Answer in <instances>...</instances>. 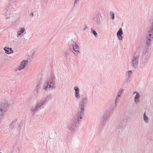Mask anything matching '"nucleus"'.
Listing matches in <instances>:
<instances>
[{
  "mask_svg": "<svg viewBox=\"0 0 153 153\" xmlns=\"http://www.w3.org/2000/svg\"><path fill=\"white\" fill-rule=\"evenodd\" d=\"M114 15L113 13L111 15V19H114Z\"/></svg>",
  "mask_w": 153,
  "mask_h": 153,
  "instance_id": "obj_30",
  "label": "nucleus"
},
{
  "mask_svg": "<svg viewBox=\"0 0 153 153\" xmlns=\"http://www.w3.org/2000/svg\"><path fill=\"white\" fill-rule=\"evenodd\" d=\"M0 153H2L1 152H0Z\"/></svg>",
  "mask_w": 153,
  "mask_h": 153,
  "instance_id": "obj_36",
  "label": "nucleus"
},
{
  "mask_svg": "<svg viewBox=\"0 0 153 153\" xmlns=\"http://www.w3.org/2000/svg\"><path fill=\"white\" fill-rule=\"evenodd\" d=\"M146 36L153 37V22L152 23L151 25L148 29Z\"/></svg>",
  "mask_w": 153,
  "mask_h": 153,
  "instance_id": "obj_10",
  "label": "nucleus"
},
{
  "mask_svg": "<svg viewBox=\"0 0 153 153\" xmlns=\"http://www.w3.org/2000/svg\"><path fill=\"white\" fill-rule=\"evenodd\" d=\"M74 89L75 91V98L77 100H79L80 97V96L79 93V88L77 86H75L74 87Z\"/></svg>",
  "mask_w": 153,
  "mask_h": 153,
  "instance_id": "obj_12",
  "label": "nucleus"
},
{
  "mask_svg": "<svg viewBox=\"0 0 153 153\" xmlns=\"http://www.w3.org/2000/svg\"><path fill=\"white\" fill-rule=\"evenodd\" d=\"M69 46V50L72 52L76 56H77L80 53L79 47L76 42L71 39L68 42Z\"/></svg>",
  "mask_w": 153,
  "mask_h": 153,
  "instance_id": "obj_3",
  "label": "nucleus"
},
{
  "mask_svg": "<svg viewBox=\"0 0 153 153\" xmlns=\"http://www.w3.org/2000/svg\"><path fill=\"white\" fill-rule=\"evenodd\" d=\"M143 120L146 123H148V117L146 115L145 112H144L143 114Z\"/></svg>",
  "mask_w": 153,
  "mask_h": 153,
  "instance_id": "obj_23",
  "label": "nucleus"
},
{
  "mask_svg": "<svg viewBox=\"0 0 153 153\" xmlns=\"http://www.w3.org/2000/svg\"><path fill=\"white\" fill-rule=\"evenodd\" d=\"M48 0H42V1L43 2H45V3H47Z\"/></svg>",
  "mask_w": 153,
  "mask_h": 153,
  "instance_id": "obj_34",
  "label": "nucleus"
},
{
  "mask_svg": "<svg viewBox=\"0 0 153 153\" xmlns=\"http://www.w3.org/2000/svg\"><path fill=\"white\" fill-rule=\"evenodd\" d=\"M16 1L17 0H10L9 7H10V9L11 8V6H13L14 7H16V4H15V3Z\"/></svg>",
  "mask_w": 153,
  "mask_h": 153,
  "instance_id": "obj_17",
  "label": "nucleus"
},
{
  "mask_svg": "<svg viewBox=\"0 0 153 153\" xmlns=\"http://www.w3.org/2000/svg\"><path fill=\"white\" fill-rule=\"evenodd\" d=\"M9 9H10V7L9 6L8 8L4 10L2 12L3 14L6 17L5 18L6 19H8L9 17V16L10 14V11Z\"/></svg>",
  "mask_w": 153,
  "mask_h": 153,
  "instance_id": "obj_9",
  "label": "nucleus"
},
{
  "mask_svg": "<svg viewBox=\"0 0 153 153\" xmlns=\"http://www.w3.org/2000/svg\"><path fill=\"white\" fill-rule=\"evenodd\" d=\"M102 20V16L100 13H99L97 14L95 17V21L98 25H100L101 20Z\"/></svg>",
  "mask_w": 153,
  "mask_h": 153,
  "instance_id": "obj_11",
  "label": "nucleus"
},
{
  "mask_svg": "<svg viewBox=\"0 0 153 153\" xmlns=\"http://www.w3.org/2000/svg\"><path fill=\"white\" fill-rule=\"evenodd\" d=\"M55 77L53 75H51L50 80L46 81V83L44 85V89L48 91L54 89L55 88V86L53 82L55 80Z\"/></svg>",
  "mask_w": 153,
  "mask_h": 153,
  "instance_id": "obj_4",
  "label": "nucleus"
},
{
  "mask_svg": "<svg viewBox=\"0 0 153 153\" xmlns=\"http://www.w3.org/2000/svg\"><path fill=\"white\" fill-rule=\"evenodd\" d=\"M52 97L51 94H48L43 97L41 99L39 102H37L35 106H32L30 110L33 113V115L36 112H37L40 109L44 108L43 105H45L48 102V101L50 100Z\"/></svg>",
  "mask_w": 153,
  "mask_h": 153,
  "instance_id": "obj_1",
  "label": "nucleus"
},
{
  "mask_svg": "<svg viewBox=\"0 0 153 153\" xmlns=\"http://www.w3.org/2000/svg\"><path fill=\"white\" fill-rule=\"evenodd\" d=\"M64 53L65 55V56L66 59H67L69 56V53L67 51H65Z\"/></svg>",
  "mask_w": 153,
  "mask_h": 153,
  "instance_id": "obj_27",
  "label": "nucleus"
},
{
  "mask_svg": "<svg viewBox=\"0 0 153 153\" xmlns=\"http://www.w3.org/2000/svg\"><path fill=\"white\" fill-rule=\"evenodd\" d=\"M16 123V122L14 121L12 122L9 125V127L12 129L14 128V126Z\"/></svg>",
  "mask_w": 153,
  "mask_h": 153,
  "instance_id": "obj_22",
  "label": "nucleus"
},
{
  "mask_svg": "<svg viewBox=\"0 0 153 153\" xmlns=\"http://www.w3.org/2000/svg\"><path fill=\"white\" fill-rule=\"evenodd\" d=\"M121 99V97L117 96L115 99V106L116 107L117 104L119 103L120 100Z\"/></svg>",
  "mask_w": 153,
  "mask_h": 153,
  "instance_id": "obj_19",
  "label": "nucleus"
},
{
  "mask_svg": "<svg viewBox=\"0 0 153 153\" xmlns=\"http://www.w3.org/2000/svg\"><path fill=\"white\" fill-rule=\"evenodd\" d=\"M100 125L98 128V129L100 131H101L102 130L103 127V126L105 125H102V123L101 122H100Z\"/></svg>",
  "mask_w": 153,
  "mask_h": 153,
  "instance_id": "obj_25",
  "label": "nucleus"
},
{
  "mask_svg": "<svg viewBox=\"0 0 153 153\" xmlns=\"http://www.w3.org/2000/svg\"><path fill=\"white\" fill-rule=\"evenodd\" d=\"M9 105L7 101L4 100L0 102V115L2 116L8 109Z\"/></svg>",
  "mask_w": 153,
  "mask_h": 153,
  "instance_id": "obj_7",
  "label": "nucleus"
},
{
  "mask_svg": "<svg viewBox=\"0 0 153 153\" xmlns=\"http://www.w3.org/2000/svg\"><path fill=\"white\" fill-rule=\"evenodd\" d=\"M23 122L22 121L20 122L18 126L19 128L21 129L23 126Z\"/></svg>",
  "mask_w": 153,
  "mask_h": 153,
  "instance_id": "obj_28",
  "label": "nucleus"
},
{
  "mask_svg": "<svg viewBox=\"0 0 153 153\" xmlns=\"http://www.w3.org/2000/svg\"><path fill=\"white\" fill-rule=\"evenodd\" d=\"M25 29L24 27H22L21 30L17 32V36L18 37L20 36L25 31Z\"/></svg>",
  "mask_w": 153,
  "mask_h": 153,
  "instance_id": "obj_20",
  "label": "nucleus"
},
{
  "mask_svg": "<svg viewBox=\"0 0 153 153\" xmlns=\"http://www.w3.org/2000/svg\"><path fill=\"white\" fill-rule=\"evenodd\" d=\"M114 110V108L112 107L105 113L103 117L100 119V122L102 123V125H105L109 121L110 116L113 113Z\"/></svg>",
  "mask_w": 153,
  "mask_h": 153,
  "instance_id": "obj_6",
  "label": "nucleus"
},
{
  "mask_svg": "<svg viewBox=\"0 0 153 153\" xmlns=\"http://www.w3.org/2000/svg\"><path fill=\"white\" fill-rule=\"evenodd\" d=\"M88 102V98L87 96L81 98L79 104V109L78 110L77 113L79 115L83 116L85 111L84 107L86 106Z\"/></svg>",
  "mask_w": 153,
  "mask_h": 153,
  "instance_id": "obj_5",
  "label": "nucleus"
},
{
  "mask_svg": "<svg viewBox=\"0 0 153 153\" xmlns=\"http://www.w3.org/2000/svg\"><path fill=\"white\" fill-rule=\"evenodd\" d=\"M4 50L5 51V53L7 54H10L13 52V51L12 48H9L7 47H5L4 48Z\"/></svg>",
  "mask_w": 153,
  "mask_h": 153,
  "instance_id": "obj_16",
  "label": "nucleus"
},
{
  "mask_svg": "<svg viewBox=\"0 0 153 153\" xmlns=\"http://www.w3.org/2000/svg\"><path fill=\"white\" fill-rule=\"evenodd\" d=\"M79 0H75V2L74 4V7H75L77 3H78L77 1H78Z\"/></svg>",
  "mask_w": 153,
  "mask_h": 153,
  "instance_id": "obj_31",
  "label": "nucleus"
},
{
  "mask_svg": "<svg viewBox=\"0 0 153 153\" xmlns=\"http://www.w3.org/2000/svg\"><path fill=\"white\" fill-rule=\"evenodd\" d=\"M123 34V31L122 28H120L117 33V35L119 40H121L122 39L123 36H122V35Z\"/></svg>",
  "mask_w": 153,
  "mask_h": 153,
  "instance_id": "obj_15",
  "label": "nucleus"
},
{
  "mask_svg": "<svg viewBox=\"0 0 153 153\" xmlns=\"http://www.w3.org/2000/svg\"><path fill=\"white\" fill-rule=\"evenodd\" d=\"M140 54L136 53L133 57L131 62V66L134 68H136L138 65V60Z\"/></svg>",
  "mask_w": 153,
  "mask_h": 153,
  "instance_id": "obj_8",
  "label": "nucleus"
},
{
  "mask_svg": "<svg viewBox=\"0 0 153 153\" xmlns=\"http://www.w3.org/2000/svg\"><path fill=\"white\" fill-rule=\"evenodd\" d=\"M83 115H79V114L77 113V118H75L72 119L70 123L69 124L68 126L69 130L71 132H74L76 129L78 123L79 124L81 121Z\"/></svg>",
  "mask_w": 153,
  "mask_h": 153,
  "instance_id": "obj_2",
  "label": "nucleus"
},
{
  "mask_svg": "<svg viewBox=\"0 0 153 153\" xmlns=\"http://www.w3.org/2000/svg\"><path fill=\"white\" fill-rule=\"evenodd\" d=\"M28 61L27 60H23L21 62L19 66L18 70L19 71L21 70L22 69H24L25 67V65L27 63Z\"/></svg>",
  "mask_w": 153,
  "mask_h": 153,
  "instance_id": "obj_13",
  "label": "nucleus"
},
{
  "mask_svg": "<svg viewBox=\"0 0 153 153\" xmlns=\"http://www.w3.org/2000/svg\"><path fill=\"white\" fill-rule=\"evenodd\" d=\"M30 15L32 17H33L34 15L33 13V12H31Z\"/></svg>",
  "mask_w": 153,
  "mask_h": 153,
  "instance_id": "obj_32",
  "label": "nucleus"
},
{
  "mask_svg": "<svg viewBox=\"0 0 153 153\" xmlns=\"http://www.w3.org/2000/svg\"><path fill=\"white\" fill-rule=\"evenodd\" d=\"M137 92H133V94H134L135 93L136 94Z\"/></svg>",
  "mask_w": 153,
  "mask_h": 153,
  "instance_id": "obj_35",
  "label": "nucleus"
},
{
  "mask_svg": "<svg viewBox=\"0 0 153 153\" xmlns=\"http://www.w3.org/2000/svg\"><path fill=\"white\" fill-rule=\"evenodd\" d=\"M146 44L148 47L150 45L152 40H153V37L146 36Z\"/></svg>",
  "mask_w": 153,
  "mask_h": 153,
  "instance_id": "obj_14",
  "label": "nucleus"
},
{
  "mask_svg": "<svg viewBox=\"0 0 153 153\" xmlns=\"http://www.w3.org/2000/svg\"><path fill=\"white\" fill-rule=\"evenodd\" d=\"M140 94L138 92H137L136 94L134 97V101L135 102L137 103L139 101V98H140Z\"/></svg>",
  "mask_w": 153,
  "mask_h": 153,
  "instance_id": "obj_18",
  "label": "nucleus"
},
{
  "mask_svg": "<svg viewBox=\"0 0 153 153\" xmlns=\"http://www.w3.org/2000/svg\"><path fill=\"white\" fill-rule=\"evenodd\" d=\"M91 30L92 33L94 35L95 37H97L98 36V34L97 32L92 28H91Z\"/></svg>",
  "mask_w": 153,
  "mask_h": 153,
  "instance_id": "obj_24",
  "label": "nucleus"
},
{
  "mask_svg": "<svg viewBox=\"0 0 153 153\" xmlns=\"http://www.w3.org/2000/svg\"><path fill=\"white\" fill-rule=\"evenodd\" d=\"M127 73L128 74V75L127 78V79H129L130 78V75L132 74V71H128Z\"/></svg>",
  "mask_w": 153,
  "mask_h": 153,
  "instance_id": "obj_26",
  "label": "nucleus"
},
{
  "mask_svg": "<svg viewBox=\"0 0 153 153\" xmlns=\"http://www.w3.org/2000/svg\"><path fill=\"white\" fill-rule=\"evenodd\" d=\"M39 85H37L36 86V91L37 93H38V91H39Z\"/></svg>",
  "mask_w": 153,
  "mask_h": 153,
  "instance_id": "obj_29",
  "label": "nucleus"
},
{
  "mask_svg": "<svg viewBox=\"0 0 153 153\" xmlns=\"http://www.w3.org/2000/svg\"><path fill=\"white\" fill-rule=\"evenodd\" d=\"M87 28V26L86 25H85V27L83 29V30H85Z\"/></svg>",
  "mask_w": 153,
  "mask_h": 153,
  "instance_id": "obj_33",
  "label": "nucleus"
},
{
  "mask_svg": "<svg viewBox=\"0 0 153 153\" xmlns=\"http://www.w3.org/2000/svg\"><path fill=\"white\" fill-rule=\"evenodd\" d=\"M124 89L123 88H120L117 92V96L121 97L122 94L124 92Z\"/></svg>",
  "mask_w": 153,
  "mask_h": 153,
  "instance_id": "obj_21",
  "label": "nucleus"
}]
</instances>
